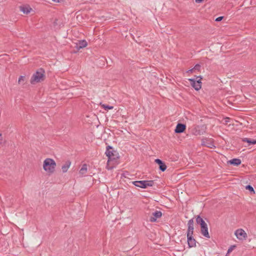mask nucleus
I'll list each match as a JSON object with an SVG mask.
<instances>
[{"mask_svg": "<svg viewBox=\"0 0 256 256\" xmlns=\"http://www.w3.org/2000/svg\"><path fill=\"white\" fill-rule=\"evenodd\" d=\"M188 228L187 230V242L189 248H194L196 246V240L193 236L194 234V220L192 218L188 221Z\"/></svg>", "mask_w": 256, "mask_h": 256, "instance_id": "obj_1", "label": "nucleus"}, {"mask_svg": "<svg viewBox=\"0 0 256 256\" xmlns=\"http://www.w3.org/2000/svg\"><path fill=\"white\" fill-rule=\"evenodd\" d=\"M45 78L44 70L42 68H40L32 76L30 82L32 84H34L44 81Z\"/></svg>", "mask_w": 256, "mask_h": 256, "instance_id": "obj_2", "label": "nucleus"}, {"mask_svg": "<svg viewBox=\"0 0 256 256\" xmlns=\"http://www.w3.org/2000/svg\"><path fill=\"white\" fill-rule=\"evenodd\" d=\"M56 163L55 161L50 158H46L43 163V168L48 174H52L55 171Z\"/></svg>", "mask_w": 256, "mask_h": 256, "instance_id": "obj_3", "label": "nucleus"}, {"mask_svg": "<svg viewBox=\"0 0 256 256\" xmlns=\"http://www.w3.org/2000/svg\"><path fill=\"white\" fill-rule=\"evenodd\" d=\"M206 128L204 126H194L190 128V132L194 136L202 135L205 132Z\"/></svg>", "mask_w": 256, "mask_h": 256, "instance_id": "obj_4", "label": "nucleus"}, {"mask_svg": "<svg viewBox=\"0 0 256 256\" xmlns=\"http://www.w3.org/2000/svg\"><path fill=\"white\" fill-rule=\"evenodd\" d=\"M202 78L200 76H197L196 78H190L188 80L190 82L192 86L196 90H198L200 89L202 87Z\"/></svg>", "mask_w": 256, "mask_h": 256, "instance_id": "obj_5", "label": "nucleus"}, {"mask_svg": "<svg viewBox=\"0 0 256 256\" xmlns=\"http://www.w3.org/2000/svg\"><path fill=\"white\" fill-rule=\"evenodd\" d=\"M234 234L237 238L240 240H245L247 238L246 233L242 228L236 230L234 232Z\"/></svg>", "mask_w": 256, "mask_h": 256, "instance_id": "obj_6", "label": "nucleus"}, {"mask_svg": "<svg viewBox=\"0 0 256 256\" xmlns=\"http://www.w3.org/2000/svg\"><path fill=\"white\" fill-rule=\"evenodd\" d=\"M162 216V212L159 210H156L152 212V216L150 217V221L151 222H155L158 218H160Z\"/></svg>", "mask_w": 256, "mask_h": 256, "instance_id": "obj_7", "label": "nucleus"}, {"mask_svg": "<svg viewBox=\"0 0 256 256\" xmlns=\"http://www.w3.org/2000/svg\"><path fill=\"white\" fill-rule=\"evenodd\" d=\"M186 129V126L182 124H178L175 128L176 133L180 134L184 132Z\"/></svg>", "mask_w": 256, "mask_h": 256, "instance_id": "obj_8", "label": "nucleus"}, {"mask_svg": "<svg viewBox=\"0 0 256 256\" xmlns=\"http://www.w3.org/2000/svg\"><path fill=\"white\" fill-rule=\"evenodd\" d=\"M201 234L206 238H210V236L208 234L207 224H206L200 227Z\"/></svg>", "mask_w": 256, "mask_h": 256, "instance_id": "obj_9", "label": "nucleus"}, {"mask_svg": "<svg viewBox=\"0 0 256 256\" xmlns=\"http://www.w3.org/2000/svg\"><path fill=\"white\" fill-rule=\"evenodd\" d=\"M76 48L77 50H80L81 48L86 47L88 45V43L86 40H80L76 42Z\"/></svg>", "mask_w": 256, "mask_h": 256, "instance_id": "obj_10", "label": "nucleus"}, {"mask_svg": "<svg viewBox=\"0 0 256 256\" xmlns=\"http://www.w3.org/2000/svg\"><path fill=\"white\" fill-rule=\"evenodd\" d=\"M155 162L159 165V168L162 172H164L166 169V166L165 164L160 159L155 160Z\"/></svg>", "mask_w": 256, "mask_h": 256, "instance_id": "obj_11", "label": "nucleus"}, {"mask_svg": "<svg viewBox=\"0 0 256 256\" xmlns=\"http://www.w3.org/2000/svg\"><path fill=\"white\" fill-rule=\"evenodd\" d=\"M111 150H112V146H106V150L105 154L109 158H112L114 156V151Z\"/></svg>", "mask_w": 256, "mask_h": 256, "instance_id": "obj_12", "label": "nucleus"}, {"mask_svg": "<svg viewBox=\"0 0 256 256\" xmlns=\"http://www.w3.org/2000/svg\"><path fill=\"white\" fill-rule=\"evenodd\" d=\"M20 10L26 14H29L32 10V8L29 6H22L20 7Z\"/></svg>", "mask_w": 256, "mask_h": 256, "instance_id": "obj_13", "label": "nucleus"}, {"mask_svg": "<svg viewBox=\"0 0 256 256\" xmlns=\"http://www.w3.org/2000/svg\"><path fill=\"white\" fill-rule=\"evenodd\" d=\"M70 164L71 162L68 160L66 162L65 164L62 166V170L64 173L68 171L70 166Z\"/></svg>", "mask_w": 256, "mask_h": 256, "instance_id": "obj_14", "label": "nucleus"}, {"mask_svg": "<svg viewBox=\"0 0 256 256\" xmlns=\"http://www.w3.org/2000/svg\"><path fill=\"white\" fill-rule=\"evenodd\" d=\"M87 171V165L86 164H84L82 166V168L80 169L79 173L82 176H83L86 174Z\"/></svg>", "mask_w": 256, "mask_h": 256, "instance_id": "obj_15", "label": "nucleus"}, {"mask_svg": "<svg viewBox=\"0 0 256 256\" xmlns=\"http://www.w3.org/2000/svg\"><path fill=\"white\" fill-rule=\"evenodd\" d=\"M132 184L136 186L144 188V180L133 181Z\"/></svg>", "mask_w": 256, "mask_h": 256, "instance_id": "obj_16", "label": "nucleus"}, {"mask_svg": "<svg viewBox=\"0 0 256 256\" xmlns=\"http://www.w3.org/2000/svg\"><path fill=\"white\" fill-rule=\"evenodd\" d=\"M229 163L234 166H238L241 164V160L238 158H234L230 160Z\"/></svg>", "mask_w": 256, "mask_h": 256, "instance_id": "obj_17", "label": "nucleus"}, {"mask_svg": "<svg viewBox=\"0 0 256 256\" xmlns=\"http://www.w3.org/2000/svg\"><path fill=\"white\" fill-rule=\"evenodd\" d=\"M196 222L200 226V227L206 224V223L204 221V220L200 216H198L196 218Z\"/></svg>", "mask_w": 256, "mask_h": 256, "instance_id": "obj_18", "label": "nucleus"}, {"mask_svg": "<svg viewBox=\"0 0 256 256\" xmlns=\"http://www.w3.org/2000/svg\"><path fill=\"white\" fill-rule=\"evenodd\" d=\"M243 141L248 142V146L256 144V140L254 139L245 138L243 140Z\"/></svg>", "mask_w": 256, "mask_h": 256, "instance_id": "obj_19", "label": "nucleus"}, {"mask_svg": "<svg viewBox=\"0 0 256 256\" xmlns=\"http://www.w3.org/2000/svg\"><path fill=\"white\" fill-rule=\"evenodd\" d=\"M144 188H147L148 186H153L154 182L153 180H144Z\"/></svg>", "mask_w": 256, "mask_h": 256, "instance_id": "obj_20", "label": "nucleus"}, {"mask_svg": "<svg viewBox=\"0 0 256 256\" xmlns=\"http://www.w3.org/2000/svg\"><path fill=\"white\" fill-rule=\"evenodd\" d=\"M100 105L101 106L104 108L105 110H112L114 108V106H110L109 105H106L105 104H100Z\"/></svg>", "mask_w": 256, "mask_h": 256, "instance_id": "obj_21", "label": "nucleus"}, {"mask_svg": "<svg viewBox=\"0 0 256 256\" xmlns=\"http://www.w3.org/2000/svg\"><path fill=\"white\" fill-rule=\"evenodd\" d=\"M246 188L249 190L250 192H254V188L250 185L246 186Z\"/></svg>", "mask_w": 256, "mask_h": 256, "instance_id": "obj_22", "label": "nucleus"}, {"mask_svg": "<svg viewBox=\"0 0 256 256\" xmlns=\"http://www.w3.org/2000/svg\"><path fill=\"white\" fill-rule=\"evenodd\" d=\"M200 66L199 64H196L193 68V69H194V70H200Z\"/></svg>", "mask_w": 256, "mask_h": 256, "instance_id": "obj_23", "label": "nucleus"}, {"mask_svg": "<svg viewBox=\"0 0 256 256\" xmlns=\"http://www.w3.org/2000/svg\"><path fill=\"white\" fill-rule=\"evenodd\" d=\"M25 77L24 76H20L18 78V83L20 84L22 82H24V80Z\"/></svg>", "mask_w": 256, "mask_h": 256, "instance_id": "obj_24", "label": "nucleus"}, {"mask_svg": "<svg viewBox=\"0 0 256 256\" xmlns=\"http://www.w3.org/2000/svg\"><path fill=\"white\" fill-rule=\"evenodd\" d=\"M223 18V16H220V17H218L216 19V22H220V20H222Z\"/></svg>", "mask_w": 256, "mask_h": 256, "instance_id": "obj_25", "label": "nucleus"}, {"mask_svg": "<svg viewBox=\"0 0 256 256\" xmlns=\"http://www.w3.org/2000/svg\"><path fill=\"white\" fill-rule=\"evenodd\" d=\"M52 0L55 2L60 3L62 2V0Z\"/></svg>", "mask_w": 256, "mask_h": 256, "instance_id": "obj_26", "label": "nucleus"}, {"mask_svg": "<svg viewBox=\"0 0 256 256\" xmlns=\"http://www.w3.org/2000/svg\"><path fill=\"white\" fill-rule=\"evenodd\" d=\"M204 0H196V3H200L202 2Z\"/></svg>", "mask_w": 256, "mask_h": 256, "instance_id": "obj_27", "label": "nucleus"}, {"mask_svg": "<svg viewBox=\"0 0 256 256\" xmlns=\"http://www.w3.org/2000/svg\"><path fill=\"white\" fill-rule=\"evenodd\" d=\"M194 70V69H193V68L190 69L187 71V72H192Z\"/></svg>", "mask_w": 256, "mask_h": 256, "instance_id": "obj_28", "label": "nucleus"}, {"mask_svg": "<svg viewBox=\"0 0 256 256\" xmlns=\"http://www.w3.org/2000/svg\"><path fill=\"white\" fill-rule=\"evenodd\" d=\"M232 250L231 249H228V253H229L231 252Z\"/></svg>", "mask_w": 256, "mask_h": 256, "instance_id": "obj_29", "label": "nucleus"}, {"mask_svg": "<svg viewBox=\"0 0 256 256\" xmlns=\"http://www.w3.org/2000/svg\"><path fill=\"white\" fill-rule=\"evenodd\" d=\"M229 119H230L229 118H226V122H228V120H229Z\"/></svg>", "mask_w": 256, "mask_h": 256, "instance_id": "obj_30", "label": "nucleus"}, {"mask_svg": "<svg viewBox=\"0 0 256 256\" xmlns=\"http://www.w3.org/2000/svg\"><path fill=\"white\" fill-rule=\"evenodd\" d=\"M2 137V134H0V138Z\"/></svg>", "mask_w": 256, "mask_h": 256, "instance_id": "obj_31", "label": "nucleus"}, {"mask_svg": "<svg viewBox=\"0 0 256 256\" xmlns=\"http://www.w3.org/2000/svg\"><path fill=\"white\" fill-rule=\"evenodd\" d=\"M1 144V142L0 141V144Z\"/></svg>", "mask_w": 256, "mask_h": 256, "instance_id": "obj_32", "label": "nucleus"}]
</instances>
